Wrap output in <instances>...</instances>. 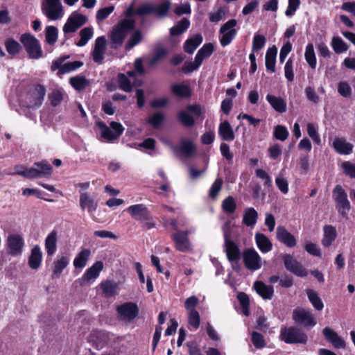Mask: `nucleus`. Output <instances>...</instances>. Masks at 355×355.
I'll list each match as a JSON object with an SVG mask.
<instances>
[{
  "instance_id": "f257e3e1",
  "label": "nucleus",
  "mask_w": 355,
  "mask_h": 355,
  "mask_svg": "<svg viewBox=\"0 0 355 355\" xmlns=\"http://www.w3.org/2000/svg\"><path fill=\"white\" fill-rule=\"evenodd\" d=\"M15 173L27 179L46 178L51 175V166L45 161L35 162L32 167L26 168L24 165H17L14 168Z\"/></svg>"
},
{
  "instance_id": "f03ea898",
  "label": "nucleus",
  "mask_w": 355,
  "mask_h": 355,
  "mask_svg": "<svg viewBox=\"0 0 355 355\" xmlns=\"http://www.w3.org/2000/svg\"><path fill=\"white\" fill-rule=\"evenodd\" d=\"M135 22L130 19H123L112 28L110 37V47L116 49L121 46L123 40L128 33L135 28Z\"/></svg>"
},
{
  "instance_id": "7ed1b4c3",
  "label": "nucleus",
  "mask_w": 355,
  "mask_h": 355,
  "mask_svg": "<svg viewBox=\"0 0 355 355\" xmlns=\"http://www.w3.org/2000/svg\"><path fill=\"white\" fill-rule=\"evenodd\" d=\"M127 211L131 216L138 220L143 228L150 230L155 227V222L147 207L142 204L130 206Z\"/></svg>"
},
{
  "instance_id": "20e7f679",
  "label": "nucleus",
  "mask_w": 355,
  "mask_h": 355,
  "mask_svg": "<svg viewBox=\"0 0 355 355\" xmlns=\"http://www.w3.org/2000/svg\"><path fill=\"white\" fill-rule=\"evenodd\" d=\"M171 3L169 1H164L160 4L153 3H144L137 8L136 15L146 17L150 15H155L159 18H164L170 10Z\"/></svg>"
},
{
  "instance_id": "39448f33",
  "label": "nucleus",
  "mask_w": 355,
  "mask_h": 355,
  "mask_svg": "<svg viewBox=\"0 0 355 355\" xmlns=\"http://www.w3.org/2000/svg\"><path fill=\"white\" fill-rule=\"evenodd\" d=\"M20 42L24 46L31 59L37 60L43 56V51L39 40L30 33L23 34Z\"/></svg>"
},
{
  "instance_id": "423d86ee",
  "label": "nucleus",
  "mask_w": 355,
  "mask_h": 355,
  "mask_svg": "<svg viewBox=\"0 0 355 355\" xmlns=\"http://www.w3.org/2000/svg\"><path fill=\"white\" fill-rule=\"evenodd\" d=\"M333 198L336 203V208L338 213L345 218H348V212L351 209V205L347 199V194L343 188L337 184L334 189Z\"/></svg>"
},
{
  "instance_id": "0eeeda50",
  "label": "nucleus",
  "mask_w": 355,
  "mask_h": 355,
  "mask_svg": "<svg viewBox=\"0 0 355 355\" xmlns=\"http://www.w3.org/2000/svg\"><path fill=\"white\" fill-rule=\"evenodd\" d=\"M280 338L288 344H304L307 341V336L300 329L294 327L282 328Z\"/></svg>"
},
{
  "instance_id": "6e6552de",
  "label": "nucleus",
  "mask_w": 355,
  "mask_h": 355,
  "mask_svg": "<svg viewBox=\"0 0 355 355\" xmlns=\"http://www.w3.org/2000/svg\"><path fill=\"white\" fill-rule=\"evenodd\" d=\"M42 12L51 20H58L63 16L61 0H45L42 4Z\"/></svg>"
},
{
  "instance_id": "1a4fd4ad",
  "label": "nucleus",
  "mask_w": 355,
  "mask_h": 355,
  "mask_svg": "<svg viewBox=\"0 0 355 355\" xmlns=\"http://www.w3.org/2000/svg\"><path fill=\"white\" fill-rule=\"evenodd\" d=\"M97 125L101 129V137L108 141L118 139L124 130L122 125L115 121L110 123V127L102 121L98 122Z\"/></svg>"
},
{
  "instance_id": "9d476101",
  "label": "nucleus",
  "mask_w": 355,
  "mask_h": 355,
  "mask_svg": "<svg viewBox=\"0 0 355 355\" xmlns=\"http://www.w3.org/2000/svg\"><path fill=\"white\" fill-rule=\"evenodd\" d=\"M87 21V17L77 12H72L68 17L67 22L62 28L65 34L75 33L79 28L85 24Z\"/></svg>"
},
{
  "instance_id": "9b49d317",
  "label": "nucleus",
  "mask_w": 355,
  "mask_h": 355,
  "mask_svg": "<svg viewBox=\"0 0 355 355\" xmlns=\"http://www.w3.org/2000/svg\"><path fill=\"white\" fill-rule=\"evenodd\" d=\"M46 94V89L42 85H36L30 89L27 99L28 106L31 108H38L43 103Z\"/></svg>"
},
{
  "instance_id": "f8f14e48",
  "label": "nucleus",
  "mask_w": 355,
  "mask_h": 355,
  "mask_svg": "<svg viewBox=\"0 0 355 355\" xmlns=\"http://www.w3.org/2000/svg\"><path fill=\"white\" fill-rule=\"evenodd\" d=\"M236 19H230L220 27L219 33L222 34V37L220 39L221 46H227L235 37L236 30L234 27L236 26Z\"/></svg>"
},
{
  "instance_id": "ddd939ff",
  "label": "nucleus",
  "mask_w": 355,
  "mask_h": 355,
  "mask_svg": "<svg viewBox=\"0 0 355 355\" xmlns=\"http://www.w3.org/2000/svg\"><path fill=\"white\" fill-rule=\"evenodd\" d=\"M293 319L298 324L307 328L313 327L316 324L312 313L304 309H295L293 312Z\"/></svg>"
},
{
  "instance_id": "4468645a",
  "label": "nucleus",
  "mask_w": 355,
  "mask_h": 355,
  "mask_svg": "<svg viewBox=\"0 0 355 355\" xmlns=\"http://www.w3.org/2000/svg\"><path fill=\"white\" fill-rule=\"evenodd\" d=\"M284 266L287 270L297 277H306L308 272L302 265L289 254H285L282 257Z\"/></svg>"
},
{
  "instance_id": "2eb2a0df",
  "label": "nucleus",
  "mask_w": 355,
  "mask_h": 355,
  "mask_svg": "<svg viewBox=\"0 0 355 355\" xmlns=\"http://www.w3.org/2000/svg\"><path fill=\"white\" fill-rule=\"evenodd\" d=\"M243 258L248 269L254 271L261 268V258L255 250H245L243 253Z\"/></svg>"
},
{
  "instance_id": "dca6fc26",
  "label": "nucleus",
  "mask_w": 355,
  "mask_h": 355,
  "mask_svg": "<svg viewBox=\"0 0 355 355\" xmlns=\"http://www.w3.org/2000/svg\"><path fill=\"white\" fill-rule=\"evenodd\" d=\"M188 231H178L173 234L172 238L178 251L186 252L192 251V245L188 238Z\"/></svg>"
},
{
  "instance_id": "f3484780",
  "label": "nucleus",
  "mask_w": 355,
  "mask_h": 355,
  "mask_svg": "<svg viewBox=\"0 0 355 355\" xmlns=\"http://www.w3.org/2000/svg\"><path fill=\"white\" fill-rule=\"evenodd\" d=\"M121 320L130 322L135 319L139 313L138 307L135 304L128 302L117 308Z\"/></svg>"
},
{
  "instance_id": "a211bd4d",
  "label": "nucleus",
  "mask_w": 355,
  "mask_h": 355,
  "mask_svg": "<svg viewBox=\"0 0 355 355\" xmlns=\"http://www.w3.org/2000/svg\"><path fill=\"white\" fill-rule=\"evenodd\" d=\"M106 43L107 40L105 36H100L95 40L92 51V58L94 62L98 64H101L103 62L106 50Z\"/></svg>"
},
{
  "instance_id": "6ab92c4d",
  "label": "nucleus",
  "mask_w": 355,
  "mask_h": 355,
  "mask_svg": "<svg viewBox=\"0 0 355 355\" xmlns=\"http://www.w3.org/2000/svg\"><path fill=\"white\" fill-rule=\"evenodd\" d=\"M7 244L8 253L12 256H18L21 254L24 245V239L19 234H10L8 236Z\"/></svg>"
},
{
  "instance_id": "aec40b11",
  "label": "nucleus",
  "mask_w": 355,
  "mask_h": 355,
  "mask_svg": "<svg viewBox=\"0 0 355 355\" xmlns=\"http://www.w3.org/2000/svg\"><path fill=\"white\" fill-rule=\"evenodd\" d=\"M171 149L176 154H182L184 157L189 158L196 153V146L190 140L182 139L180 146H171Z\"/></svg>"
},
{
  "instance_id": "412c9836",
  "label": "nucleus",
  "mask_w": 355,
  "mask_h": 355,
  "mask_svg": "<svg viewBox=\"0 0 355 355\" xmlns=\"http://www.w3.org/2000/svg\"><path fill=\"white\" fill-rule=\"evenodd\" d=\"M322 333L325 339L331 343L332 345L336 348H345L346 344L345 340L338 336V334L329 327H325L322 330Z\"/></svg>"
},
{
  "instance_id": "4be33fe9",
  "label": "nucleus",
  "mask_w": 355,
  "mask_h": 355,
  "mask_svg": "<svg viewBox=\"0 0 355 355\" xmlns=\"http://www.w3.org/2000/svg\"><path fill=\"white\" fill-rule=\"evenodd\" d=\"M278 241L287 247L293 248L296 245V239L284 226H278L276 230Z\"/></svg>"
},
{
  "instance_id": "5701e85b",
  "label": "nucleus",
  "mask_w": 355,
  "mask_h": 355,
  "mask_svg": "<svg viewBox=\"0 0 355 355\" xmlns=\"http://www.w3.org/2000/svg\"><path fill=\"white\" fill-rule=\"evenodd\" d=\"M66 58H60L53 62V65L56 69H59L61 73H69L76 69L80 68L83 65V62L81 61L69 62L62 64V62L65 60Z\"/></svg>"
},
{
  "instance_id": "b1692460",
  "label": "nucleus",
  "mask_w": 355,
  "mask_h": 355,
  "mask_svg": "<svg viewBox=\"0 0 355 355\" xmlns=\"http://www.w3.org/2000/svg\"><path fill=\"white\" fill-rule=\"evenodd\" d=\"M333 147L340 155H349L352 153L354 145L347 142L345 138H336L333 141Z\"/></svg>"
},
{
  "instance_id": "393cba45",
  "label": "nucleus",
  "mask_w": 355,
  "mask_h": 355,
  "mask_svg": "<svg viewBox=\"0 0 355 355\" xmlns=\"http://www.w3.org/2000/svg\"><path fill=\"white\" fill-rule=\"evenodd\" d=\"M58 232L51 231L45 239L44 245L48 256L53 255L57 250Z\"/></svg>"
},
{
  "instance_id": "a878e982",
  "label": "nucleus",
  "mask_w": 355,
  "mask_h": 355,
  "mask_svg": "<svg viewBox=\"0 0 355 355\" xmlns=\"http://www.w3.org/2000/svg\"><path fill=\"white\" fill-rule=\"evenodd\" d=\"M42 260V252L39 245H35L28 258V266L31 269L37 270L40 268Z\"/></svg>"
},
{
  "instance_id": "bb28decb",
  "label": "nucleus",
  "mask_w": 355,
  "mask_h": 355,
  "mask_svg": "<svg viewBox=\"0 0 355 355\" xmlns=\"http://www.w3.org/2000/svg\"><path fill=\"white\" fill-rule=\"evenodd\" d=\"M324 235L322 239V244L324 247H329L336 240L337 232L335 227L331 225H326L323 227Z\"/></svg>"
},
{
  "instance_id": "cd10ccee",
  "label": "nucleus",
  "mask_w": 355,
  "mask_h": 355,
  "mask_svg": "<svg viewBox=\"0 0 355 355\" xmlns=\"http://www.w3.org/2000/svg\"><path fill=\"white\" fill-rule=\"evenodd\" d=\"M254 288L257 293L264 300H270L273 296V287L267 286L262 282H255Z\"/></svg>"
},
{
  "instance_id": "c85d7f7f",
  "label": "nucleus",
  "mask_w": 355,
  "mask_h": 355,
  "mask_svg": "<svg viewBox=\"0 0 355 355\" xmlns=\"http://www.w3.org/2000/svg\"><path fill=\"white\" fill-rule=\"evenodd\" d=\"M254 239L256 244L261 252L267 253L272 250V244L265 234L257 232L254 235Z\"/></svg>"
},
{
  "instance_id": "c756f323",
  "label": "nucleus",
  "mask_w": 355,
  "mask_h": 355,
  "mask_svg": "<svg viewBox=\"0 0 355 355\" xmlns=\"http://www.w3.org/2000/svg\"><path fill=\"white\" fill-rule=\"evenodd\" d=\"M225 252L230 261H238L240 259V250L233 241L225 242Z\"/></svg>"
},
{
  "instance_id": "7c9ffc66",
  "label": "nucleus",
  "mask_w": 355,
  "mask_h": 355,
  "mask_svg": "<svg viewBox=\"0 0 355 355\" xmlns=\"http://www.w3.org/2000/svg\"><path fill=\"white\" fill-rule=\"evenodd\" d=\"M80 206L82 209H87L89 213H92L97 208V203L88 193H82L80 196Z\"/></svg>"
},
{
  "instance_id": "2f4dec72",
  "label": "nucleus",
  "mask_w": 355,
  "mask_h": 355,
  "mask_svg": "<svg viewBox=\"0 0 355 355\" xmlns=\"http://www.w3.org/2000/svg\"><path fill=\"white\" fill-rule=\"evenodd\" d=\"M266 100L275 111L279 113H284L286 111V103L283 98L268 94Z\"/></svg>"
},
{
  "instance_id": "473e14b6",
  "label": "nucleus",
  "mask_w": 355,
  "mask_h": 355,
  "mask_svg": "<svg viewBox=\"0 0 355 355\" xmlns=\"http://www.w3.org/2000/svg\"><path fill=\"white\" fill-rule=\"evenodd\" d=\"M258 213L253 207H249L245 209L243 216V223L248 227H254L257 222Z\"/></svg>"
},
{
  "instance_id": "72a5a7b5",
  "label": "nucleus",
  "mask_w": 355,
  "mask_h": 355,
  "mask_svg": "<svg viewBox=\"0 0 355 355\" xmlns=\"http://www.w3.org/2000/svg\"><path fill=\"white\" fill-rule=\"evenodd\" d=\"M218 134L225 141H233L234 139V133L232 128L227 121L221 123L218 128Z\"/></svg>"
},
{
  "instance_id": "f704fd0d",
  "label": "nucleus",
  "mask_w": 355,
  "mask_h": 355,
  "mask_svg": "<svg viewBox=\"0 0 355 355\" xmlns=\"http://www.w3.org/2000/svg\"><path fill=\"white\" fill-rule=\"evenodd\" d=\"M202 42V36L200 34H196L185 42L184 49L187 53L192 54Z\"/></svg>"
},
{
  "instance_id": "c9c22d12",
  "label": "nucleus",
  "mask_w": 355,
  "mask_h": 355,
  "mask_svg": "<svg viewBox=\"0 0 355 355\" xmlns=\"http://www.w3.org/2000/svg\"><path fill=\"white\" fill-rule=\"evenodd\" d=\"M277 53V49L275 46L268 49L266 54V67L268 71L272 73L275 71V59Z\"/></svg>"
},
{
  "instance_id": "e433bc0d",
  "label": "nucleus",
  "mask_w": 355,
  "mask_h": 355,
  "mask_svg": "<svg viewBox=\"0 0 355 355\" xmlns=\"http://www.w3.org/2000/svg\"><path fill=\"white\" fill-rule=\"evenodd\" d=\"M103 268V263L102 261H96L94 263L92 266L89 268L85 273L84 274L83 277L89 281L93 279H96L98 277L100 272Z\"/></svg>"
},
{
  "instance_id": "4c0bfd02",
  "label": "nucleus",
  "mask_w": 355,
  "mask_h": 355,
  "mask_svg": "<svg viewBox=\"0 0 355 355\" xmlns=\"http://www.w3.org/2000/svg\"><path fill=\"white\" fill-rule=\"evenodd\" d=\"M91 254V251L89 249H83L76 257L73 260V266L76 268H83L86 264L87 261Z\"/></svg>"
},
{
  "instance_id": "58836bf2",
  "label": "nucleus",
  "mask_w": 355,
  "mask_h": 355,
  "mask_svg": "<svg viewBox=\"0 0 355 355\" xmlns=\"http://www.w3.org/2000/svg\"><path fill=\"white\" fill-rule=\"evenodd\" d=\"M172 93L180 98H187L191 96V90L189 86L184 84H174L171 85Z\"/></svg>"
},
{
  "instance_id": "ea45409f",
  "label": "nucleus",
  "mask_w": 355,
  "mask_h": 355,
  "mask_svg": "<svg viewBox=\"0 0 355 355\" xmlns=\"http://www.w3.org/2000/svg\"><path fill=\"white\" fill-rule=\"evenodd\" d=\"M306 295L308 297V299L312 306L315 308L317 311H321L324 308V304L319 297L318 294L312 289H307L306 290Z\"/></svg>"
},
{
  "instance_id": "a19ab883",
  "label": "nucleus",
  "mask_w": 355,
  "mask_h": 355,
  "mask_svg": "<svg viewBox=\"0 0 355 355\" xmlns=\"http://www.w3.org/2000/svg\"><path fill=\"white\" fill-rule=\"evenodd\" d=\"M190 25V21L187 18L184 17L176 25L171 28L170 34L172 36L181 35L187 31Z\"/></svg>"
},
{
  "instance_id": "79ce46f5",
  "label": "nucleus",
  "mask_w": 355,
  "mask_h": 355,
  "mask_svg": "<svg viewBox=\"0 0 355 355\" xmlns=\"http://www.w3.org/2000/svg\"><path fill=\"white\" fill-rule=\"evenodd\" d=\"M69 83L77 91L85 89L89 85V82L83 76H76L69 79Z\"/></svg>"
},
{
  "instance_id": "37998d69",
  "label": "nucleus",
  "mask_w": 355,
  "mask_h": 355,
  "mask_svg": "<svg viewBox=\"0 0 355 355\" xmlns=\"http://www.w3.org/2000/svg\"><path fill=\"white\" fill-rule=\"evenodd\" d=\"M69 258L62 256L61 258L54 262V268L53 270L52 277H59L62 270L68 266Z\"/></svg>"
},
{
  "instance_id": "c03bdc74",
  "label": "nucleus",
  "mask_w": 355,
  "mask_h": 355,
  "mask_svg": "<svg viewBox=\"0 0 355 355\" xmlns=\"http://www.w3.org/2000/svg\"><path fill=\"white\" fill-rule=\"evenodd\" d=\"M79 35L80 36V40L76 43L78 46H84L87 44L88 41L94 35V30L92 27H85L80 30Z\"/></svg>"
},
{
  "instance_id": "a18cd8bd",
  "label": "nucleus",
  "mask_w": 355,
  "mask_h": 355,
  "mask_svg": "<svg viewBox=\"0 0 355 355\" xmlns=\"http://www.w3.org/2000/svg\"><path fill=\"white\" fill-rule=\"evenodd\" d=\"M101 287L106 297H112L116 294L118 284L113 281L107 280L101 284Z\"/></svg>"
},
{
  "instance_id": "49530a36",
  "label": "nucleus",
  "mask_w": 355,
  "mask_h": 355,
  "mask_svg": "<svg viewBox=\"0 0 355 355\" xmlns=\"http://www.w3.org/2000/svg\"><path fill=\"white\" fill-rule=\"evenodd\" d=\"M178 118L180 122L186 127H192L195 124L194 119L187 110L179 112Z\"/></svg>"
},
{
  "instance_id": "de8ad7c7",
  "label": "nucleus",
  "mask_w": 355,
  "mask_h": 355,
  "mask_svg": "<svg viewBox=\"0 0 355 355\" xmlns=\"http://www.w3.org/2000/svg\"><path fill=\"white\" fill-rule=\"evenodd\" d=\"M304 56L310 67L315 69L316 67V58L312 44L310 43L307 44Z\"/></svg>"
},
{
  "instance_id": "09e8293b",
  "label": "nucleus",
  "mask_w": 355,
  "mask_h": 355,
  "mask_svg": "<svg viewBox=\"0 0 355 355\" xmlns=\"http://www.w3.org/2000/svg\"><path fill=\"white\" fill-rule=\"evenodd\" d=\"M143 39L142 33L139 30L135 31L125 44V49L128 51L139 44Z\"/></svg>"
},
{
  "instance_id": "8fccbe9b",
  "label": "nucleus",
  "mask_w": 355,
  "mask_h": 355,
  "mask_svg": "<svg viewBox=\"0 0 355 355\" xmlns=\"http://www.w3.org/2000/svg\"><path fill=\"white\" fill-rule=\"evenodd\" d=\"M237 298L242 307L243 313L245 315L248 316L250 315V299L248 295L243 292H240L237 295Z\"/></svg>"
},
{
  "instance_id": "3c124183",
  "label": "nucleus",
  "mask_w": 355,
  "mask_h": 355,
  "mask_svg": "<svg viewBox=\"0 0 355 355\" xmlns=\"http://www.w3.org/2000/svg\"><path fill=\"white\" fill-rule=\"evenodd\" d=\"M117 78L119 88L125 92H130L132 89V85L128 77L124 73H120Z\"/></svg>"
},
{
  "instance_id": "603ef678",
  "label": "nucleus",
  "mask_w": 355,
  "mask_h": 355,
  "mask_svg": "<svg viewBox=\"0 0 355 355\" xmlns=\"http://www.w3.org/2000/svg\"><path fill=\"white\" fill-rule=\"evenodd\" d=\"M58 30L55 26H49L46 28V41L50 44H54L58 40Z\"/></svg>"
},
{
  "instance_id": "864d4df0",
  "label": "nucleus",
  "mask_w": 355,
  "mask_h": 355,
  "mask_svg": "<svg viewBox=\"0 0 355 355\" xmlns=\"http://www.w3.org/2000/svg\"><path fill=\"white\" fill-rule=\"evenodd\" d=\"M333 49L336 53L340 54L348 49L347 44L339 37H335L331 42Z\"/></svg>"
},
{
  "instance_id": "5fc2aeb1",
  "label": "nucleus",
  "mask_w": 355,
  "mask_h": 355,
  "mask_svg": "<svg viewBox=\"0 0 355 355\" xmlns=\"http://www.w3.org/2000/svg\"><path fill=\"white\" fill-rule=\"evenodd\" d=\"M222 208L226 213L233 214L236 209L234 198L232 196L226 198L222 202Z\"/></svg>"
},
{
  "instance_id": "6e6d98bb",
  "label": "nucleus",
  "mask_w": 355,
  "mask_h": 355,
  "mask_svg": "<svg viewBox=\"0 0 355 355\" xmlns=\"http://www.w3.org/2000/svg\"><path fill=\"white\" fill-rule=\"evenodd\" d=\"M266 39L262 35L255 34L253 37L252 51L253 52L261 50L265 46Z\"/></svg>"
},
{
  "instance_id": "4d7b16f0",
  "label": "nucleus",
  "mask_w": 355,
  "mask_h": 355,
  "mask_svg": "<svg viewBox=\"0 0 355 355\" xmlns=\"http://www.w3.org/2000/svg\"><path fill=\"white\" fill-rule=\"evenodd\" d=\"M164 120V114L155 112L148 119V123L154 128H159Z\"/></svg>"
},
{
  "instance_id": "13d9d810",
  "label": "nucleus",
  "mask_w": 355,
  "mask_h": 355,
  "mask_svg": "<svg viewBox=\"0 0 355 355\" xmlns=\"http://www.w3.org/2000/svg\"><path fill=\"white\" fill-rule=\"evenodd\" d=\"M6 50L9 54L16 55L21 50L20 44L12 39H8L5 42Z\"/></svg>"
},
{
  "instance_id": "bf43d9fd",
  "label": "nucleus",
  "mask_w": 355,
  "mask_h": 355,
  "mask_svg": "<svg viewBox=\"0 0 355 355\" xmlns=\"http://www.w3.org/2000/svg\"><path fill=\"white\" fill-rule=\"evenodd\" d=\"M252 342L257 349H261L266 345L263 336L257 331L252 332Z\"/></svg>"
},
{
  "instance_id": "052dcab7",
  "label": "nucleus",
  "mask_w": 355,
  "mask_h": 355,
  "mask_svg": "<svg viewBox=\"0 0 355 355\" xmlns=\"http://www.w3.org/2000/svg\"><path fill=\"white\" fill-rule=\"evenodd\" d=\"M289 135V132L285 126L278 125L275 128L274 137L280 141H285Z\"/></svg>"
},
{
  "instance_id": "680f3d73",
  "label": "nucleus",
  "mask_w": 355,
  "mask_h": 355,
  "mask_svg": "<svg viewBox=\"0 0 355 355\" xmlns=\"http://www.w3.org/2000/svg\"><path fill=\"white\" fill-rule=\"evenodd\" d=\"M222 185L223 180L221 178H217L212 184L209 189V197L211 198H215L218 196L219 191H220Z\"/></svg>"
},
{
  "instance_id": "e2e57ef3",
  "label": "nucleus",
  "mask_w": 355,
  "mask_h": 355,
  "mask_svg": "<svg viewBox=\"0 0 355 355\" xmlns=\"http://www.w3.org/2000/svg\"><path fill=\"white\" fill-rule=\"evenodd\" d=\"M338 92L342 96L348 98L352 94V88L347 82H340L338 86Z\"/></svg>"
},
{
  "instance_id": "0e129e2a",
  "label": "nucleus",
  "mask_w": 355,
  "mask_h": 355,
  "mask_svg": "<svg viewBox=\"0 0 355 355\" xmlns=\"http://www.w3.org/2000/svg\"><path fill=\"white\" fill-rule=\"evenodd\" d=\"M51 103L53 106L55 107L61 103L63 99L62 92L59 89L53 90L49 96Z\"/></svg>"
},
{
  "instance_id": "69168bd1",
  "label": "nucleus",
  "mask_w": 355,
  "mask_h": 355,
  "mask_svg": "<svg viewBox=\"0 0 355 355\" xmlns=\"http://www.w3.org/2000/svg\"><path fill=\"white\" fill-rule=\"evenodd\" d=\"M167 50L164 48L158 49L152 58L149 60V65L154 66L155 65L159 60L164 58L167 54Z\"/></svg>"
},
{
  "instance_id": "338daca9",
  "label": "nucleus",
  "mask_w": 355,
  "mask_h": 355,
  "mask_svg": "<svg viewBox=\"0 0 355 355\" xmlns=\"http://www.w3.org/2000/svg\"><path fill=\"white\" fill-rule=\"evenodd\" d=\"M114 10V6H110L103 8L99 9L96 12V19L98 21H103Z\"/></svg>"
},
{
  "instance_id": "774afa93",
  "label": "nucleus",
  "mask_w": 355,
  "mask_h": 355,
  "mask_svg": "<svg viewBox=\"0 0 355 355\" xmlns=\"http://www.w3.org/2000/svg\"><path fill=\"white\" fill-rule=\"evenodd\" d=\"M344 173L352 178H355V164L350 162H344L342 164Z\"/></svg>"
}]
</instances>
